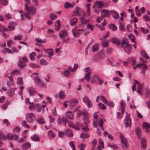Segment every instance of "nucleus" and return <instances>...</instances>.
Segmentation results:
<instances>
[{
	"label": "nucleus",
	"mask_w": 150,
	"mask_h": 150,
	"mask_svg": "<svg viewBox=\"0 0 150 150\" xmlns=\"http://www.w3.org/2000/svg\"><path fill=\"white\" fill-rule=\"evenodd\" d=\"M25 9L28 12L25 13L24 15L26 19H30L32 15L35 13L36 9L33 7H29L27 6V4H25Z\"/></svg>",
	"instance_id": "f257e3e1"
},
{
	"label": "nucleus",
	"mask_w": 150,
	"mask_h": 150,
	"mask_svg": "<svg viewBox=\"0 0 150 150\" xmlns=\"http://www.w3.org/2000/svg\"><path fill=\"white\" fill-rule=\"evenodd\" d=\"M120 47L123 48L125 52L128 54H129L132 49L131 45L124 40L121 42Z\"/></svg>",
	"instance_id": "f03ea898"
},
{
	"label": "nucleus",
	"mask_w": 150,
	"mask_h": 150,
	"mask_svg": "<svg viewBox=\"0 0 150 150\" xmlns=\"http://www.w3.org/2000/svg\"><path fill=\"white\" fill-rule=\"evenodd\" d=\"M57 122L59 124H62L64 125H66V122H67L69 126L71 127H74V125L71 123H69L67 122V119L65 117H62V118H59L57 120Z\"/></svg>",
	"instance_id": "7ed1b4c3"
},
{
	"label": "nucleus",
	"mask_w": 150,
	"mask_h": 150,
	"mask_svg": "<svg viewBox=\"0 0 150 150\" xmlns=\"http://www.w3.org/2000/svg\"><path fill=\"white\" fill-rule=\"evenodd\" d=\"M64 102L69 103V106L70 108L72 109L78 104V100L76 99L72 98L69 101L65 100Z\"/></svg>",
	"instance_id": "20e7f679"
},
{
	"label": "nucleus",
	"mask_w": 150,
	"mask_h": 150,
	"mask_svg": "<svg viewBox=\"0 0 150 150\" xmlns=\"http://www.w3.org/2000/svg\"><path fill=\"white\" fill-rule=\"evenodd\" d=\"M26 118L28 122L32 123L35 121V117L33 113L29 112L26 114Z\"/></svg>",
	"instance_id": "39448f33"
},
{
	"label": "nucleus",
	"mask_w": 150,
	"mask_h": 150,
	"mask_svg": "<svg viewBox=\"0 0 150 150\" xmlns=\"http://www.w3.org/2000/svg\"><path fill=\"white\" fill-rule=\"evenodd\" d=\"M120 137L121 140V143L123 144L122 146L123 149L124 150L125 148H128L129 146V145L127 139L123 137L122 134H120Z\"/></svg>",
	"instance_id": "423d86ee"
},
{
	"label": "nucleus",
	"mask_w": 150,
	"mask_h": 150,
	"mask_svg": "<svg viewBox=\"0 0 150 150\" xmlns=\"http://www.w3.org/2000/svg\"><path fill=\"white\" fill-rule=\"evenodd\" d=\"M34 80L35 84L39 86L42 88H46V86L45 83L41 81L39 78L34 77Z\"/></svg>",
	"instance_id": "0eeeda50"
},
{
	"label": "nucleus",
	"mask_w": 150,
	"mask_h": 150,
	"mask_svg": "<svg viewBox=\"0 0 150 150\" xmlns=\"http://www.w3.org/2000/svg\"><path fill=\"white\" fill-rule=\"evenodd\" d=\"M97 123L99 125L100 129L102 130H104V129L103 126V120L101 119H97L96 121H94L93 123V125L95 127H97Z\"/></svg>",
	"instance_id": "6e6552de"
},
{
	"label": "nucleus",
	"mask_w": 150,
	"mask_h": 150,
	"mask_svg": "<svg viewBox=\"0 0 150 150\" xmlns=\"http://www.w3.org/2000/svg\"><path fill=\"white\" fill-rule=\"evenodd\" d=\"M83 100L88 108H90L92 107L93 104L92 102L87 96H85L84 97Z\"/></svg>",
	"instance_id": "1a4fd4ad"
},
{
	"label": "nucleus",
	"mask_w": 150,
	"mask_h": 150,
	"mask_svg": "<svg viewBox=\"0 0 150 150\" xmlns=\"http://www.w3.org/2000/svg\"><path fill=\"white\" fill-rule=\"evenodd\" d=\"M17 24L14 22L10 21L9 22L8 28H6V30L7 31H12L15 29V26L17 25Z\"/></svg>",
	"instance_id": "9d476101"
},
{
	"label": "nucleus",
	"mask_w": 150,
	"mask_h": 150,
	"mask_svg": "<svg viewBox=\"0 0 150 150\" xmlns=\"http://www.w3.org/2000/svg\"><path fill=\"white\" fill-rule=\"evenodd\" d=\"M126 116L124 120V123L126 127L129 126V125L131 124V119L130 117H128L127 115V112H126Z\"/></svg>",
	"instance_id": "9b49d317"
},
{
	"label": "nucleus",
	"mask_w": 150,
	"mask_h": 150,
	"mask_svg": "<svg viewBox=\"0 0 150 150\" xmlns=\"http://www.w3.org/2000/svg\"><path fill=\"white\" fill-rule=\"evenodd\" d=\"M77 27H76L75 29L72 30V33L73 35L75 37H78L81 33H80V31H82L83 30V29H76Z\"/></svg>",
	"instance_id": "f8f14e48"
},
{
	"label": "nucleus",
	"mask_w": 150,
	"mask_h": 150,
	"mask_svg": "<svg viewBox=\"0 0 150 150\" xmlns=\"http://www.w3.org/2000/svg\"><path fill=\"white\" fill-rule=\"evenodd\" d=\"M69 35L68 32L65 30H62L60 31L59 34V36L60 38H66Z\"/></svg>",
	"instance_id": "ddd939ff"
},
{
	"label": "nucleus",
	"mask_w": 150,
	"mask_h": 150,
	"mask_svg": "<svg viewBox=\"0 0 150 150\" xmlns=\"http://www.w3.org/2000/svg\"><path fill=\"white\" fill-rule=\"evenodd\" d=\"M141 145L142 149H145L146 147V140L145 138L143 137L140 139Z\"/></svg>",
	"instance_id": "4468645a"
},
{
	"label": "nucleus",
	"mask_w": 150,
	"mask_h": 150,
	"mask_svg": "<svg viewBox=\"0 0 150 150\" xmlns=\"http://www.w3.org/2000/svg\"><path fill=\"white\" fill-rule=\"evenodd\" d=\"M65 115L67 119L71 120L73 119L74 113L72 112L71 111L67 112H66Z\"/></svg>",
	"instance_id": "2eb2a0df"
},
{
	"label": "nucleus",
	"mask_w": 150,
	"mask_h": 150,
	"mask_svg": "<svg viewBox=\"0 0 150 150\" xmlns=\"http://www.w3.org/2000/svg\"><path fill=\"white\" fill-rule=\"evenodd\" d=\"M16 88H15L9 89L7 91V94L10 97H12L14 94V91Z\"/></svg>",
	"instance_id": "dca6fc26"
},
{
	"label": "nucleus",
	"mask_w": 150,
	"mask_h": 150,
	"mask_svg": "<svg viewBox=\"0 0 150 150\" xmlns=\"http://www.w3.org/2000/svg\"><path fill=\"white\" fill-rule=\"evenodd\" d=\"M28 92L30 96H33L36 92L35 89L33 87H30L28 88Z\"/></svg>",
	"instance_id": "f3484780"
},
{
	"label": "nucleus",
	"mask_w": 150,
	"mask_h": 150,
	"mask_svg": "<svg viewBox=\"0 0 150 150\" xmlns=\"http://www.w3.org/2000/svg\"><path fill=\"white\" fill-rule=\"evenodd\" d=\"M22 149L25 150H27L31 147V144L28 142H25L22 145Z\"/></svg>",
	"instance_id": "a211bd4d"
},
{
	"label": "nucleus",
	"mask_w": 150,
	"mask_h": 150,
	"mask_svg": "<svg viewBox=\"0 0 150 150\" xmlns=\"http://www.w3.org/2000/svg\"><path fill=\"white\" fill-rule=\"evenodd\" d=\"M137 67L142 68L144 70L146 71L147 69V66L144 63L137 64Z\"/></svg>",
	"instance_id": "6ab92c4d"
},
{
	"label": "nucleus",
	"mask_w": 150,
	"mask_h": 150,
	"mask_svg": "<svg viewBox=\"0 0 150 150\" xmlns=\"http://www.w3.org/2000/svg\"><path fill=\"white\" fill-rule=\"evenodd\" d=\"M9 81L7 82L6 84L9 87L11 86H13L14 85V83L13 81V78L12 76H9L8 77Z\"/></svg>",
	"instance_id": "aec40b11"
},
{
	"label": "nucleus",
	"mask_w": 150,
	"mask_h": 150,
	"mask_svg": "<svg viewBox=\"0 0 150 150\" xmlns=\"http://www.w3.org/2000/svg\"><path fill=\"white\" fill-rule=\"evenodd\" d=\"M112 16L114 18L117 19L120 17L119 13L115 10H112L111 11Z\"/></svg>",
	"instance_id": "412c9836"
},
{
	"label": "nucleus",
	"mask_w": 150,
	"mask_h": 150,
	"mask_svg": "<svg viewBox=\"0 0 150 150\" xmlns=\"http://www.w3.org/2000/svg\"><path fill=\"white\" fill-rule=\"evenodd\" d=\"M97 4L98 5V7L99 8H102L103 6V2L102 1H96L93 4V7L95 8L96 5V4Z\"/></svg>",
	"instance_id": "4be33fe9"
},
{
	"label": "nucleus",
	"mask_w": 150,
	"mask_h": 150,
	"mask_svg": "<svg viewBox=\"0 0 150 150\" xmlns=\"http://www.w3.org/2000/svg\"><path fill=\"white\" fill-rule=\"evenodd\" d=\"M126 103L125 101H122L120 102V107L121 109V112L123 114L125 111Z\"/></svg>",
	"instance_id": "5701e85b"
},
{
	"label": "nucleus",
	"mask_w": 150,
	"mask_h": 150,
	"mask_svg": "<svg viewBox=\"0 0 150 150\" xmlns=\"http://www.w3.org/2000/svg\"><path fill=\"white\" fill-rule=\"evenodd\" d=\"M87 112L84 109L82 110V111H79L77 113V116L78 117L83 115L86 116L87 115Z\"/></svg>",
	"instance_id": "b1692460"
},
{
	"label": "nucleus",
	"mask_w": 150,
	"mask_h": 150,
	"mask_svg": "<svg viewBox=\"0 0 150 150\" xmlns=\"http://www.w3.org/2000/svg\"><path fill=\"white\" fill-rule=\"evenodd\" d=\"M142 126L144 128L146 129V132H148L149 131V129L150 127V125L147 122H144L143 123Z\"/></svg>",
	"instance_id": "393cba45"
},
{
	"label": "nucleus",
	"mask_w": 150,
	"mask_h": 150,
	"mask_svg": "<svg viewBox=\"0 0 150 150\" xmlns=\"http://www.w3.org/2000/svg\"><path fill=\"white\" fill-rule=\"evenodd\" d=\"M78 20V19L76 18H74L71 19L70 21V25L71 26L75 25L76 24Z\"/></svg>",
	"instance_id": "a878e982"
},
{
	"label": "nucleus",
	"mask_w": 150,
	"mask_h": 150,
	"mask_svg": "<svg viewBox=\"0 0 150 150\" xmlns=\"http://www.w3.org/2000/svg\"><path fill=\"white\" fill-rule=\"evenodd\" d=\"M55 25L56 30L57 31L59 30L60 28V23L59 20H58L56 21Z\"/></svg>",
	"instance_id": "bb28decb"
},
{
	"label": "nucleus",
	"mask_w": 150,
	"mask_h": 150,
	"mask_svg": "<svg viewBox=\"0 0 150 150\" xmlns=\"http://www.w3.org/2000/svg\"><path fill=\"white\" fill-rule=\"evenodd\" d=\"M92 78L93 80L96 83H97L98 81H99L101 78L99 75L96 74L93 75Z\"/></svg>",
	"instance_id": "cd10ccee"
},
{
	"label": "nucleus",
	"mask_w": 150,
	"mask_h": 150,
	"mask_svg": "<svg viewBox=\"0 0 150 150\" xmlns=\"http://www.w3.org/2000/svg\"><path fill=\"white\" fill-rule=\"evenodd\" d=\"M31 139L33 141H39L40 138L37 135H34L31 137Z\"/></svg>",
	"instance_id": "c85d7f7f"
},
{
	"label": "nucleus",
	"mask_w": 150,
	"mask_h": 150,
	"mask_svg": "<svg viewBox=\"0 0 150 150\" xmlns=\"http://www.w3.org/2000/svg\"><path fill=\"white\" fill-rule=\"evenodd\" d=\"M78 67V64H75L73 68L71 67H69L68 69L70 70L71 71L74 72L77 69Z\"/></svg>",
	"instance_id": "c756f323"
},
{
	"label": "nucleus",
	"mask_w": 150,
	"mask_h": 150,
	"mask_svg": "<svg viewBox=\"0 0 150 150\" xmlns=\"http://www.w3.org/2000/svg\"><path fill=\"white\" fill-rule=\"evenodd\" d=\"M36 104L33 103H30V105L29 106V108L30 110H34L35 108L36 107Z\"/></svg>",
	"instance_id": "7c9ffc66"
},
{
	"label": "nucleus",
	"mask_w": 150,
	"mask_h": 150,
	"mask_svg": "<svg viewBox=\"0 0 150 150\" xmlns=\"http://www.w3.org/2000/svg\"><path fill=\"white\" fill-rule=\"evenodd\" d=\"M23 79L21 77H19L17 79V83L18 85H23Z\"/></svg>",
	"instance_id": "2f4dec72"
},
{
	"label": "nucleus",
	"mask_w": 150,
	"mask_h": 150,
	"mask_svg": "<svg viewBox=\"0 0 150 150\" xmlns=\"http://www.w3.org/2000/svg\"><path fill=\"white\" fill-rule=\"evenodd\" d=\"M110 12L108 10H106L104 14L102 15L103 17H109L110 15Z\"/></svg>",
	"instance_id": "473e14b6"
},
{
	"label": "nucleus",
	"mask_w": 150,
	"mask_h": 150,
	"mask_svg": "<svg viewBox=\"0 0 150 150\" xmlns=\"http://www.w3.org/2000/svg\"><path fill=\"white\" fill-rule=\"evenodd\" d=\"M25 63L21 61V60H19V63L18 64V66L20 69H23L25 66Z\"/></svg>",
	"instance_id": "72a5a7b5"
},
{
	"label": "nucleus",
	"mask_w": 150,
	"mask_h": 150,
	"mask_svg": "<svg viewBox=\"0 0 150 150\" xmlns=\"http://www.w3.org/2000/svg\"><path fill=\"white\" fill-rule=\"evenodd\" d=\"M142 56L144 58L147 59L149 58V57L147 55V53L144 51H141L140 52Z\"/></svg>",
	"instance_id": "f704fd0d"
},
{
	"label": "nucleus",
	"mask_w": 150,
	"mask_h": 150,
	"mask_svg": "<svg viewBox=\"0 0 150 150\" xmlns=\"http://www.w3.org/2000/svg\"><path fill=\"white\" fill-rule=\"evenodd\" d=\"M47 135L49 137H51L52 139L55 137V135L52 131L50 130L47 132Z\"/></svg>",
	"instance_id": "c9c22d12"
},
{
	"label": "nucleus",
	"mask_w": 150,
	"mask_h": 150,
	"mask_svg": "<svg viewBox=\"0 0 150 150\" xmlns=\"http://www.w3.org/2000/svg\"><path fill=\"white\" fill-rule=\"evenodd\" d=\"M98 106L100 109L105 110L106 108V106L103 103L100 102L98 103Z\"/></svg>",
	"instance_id": "e433bc0d"
},
{
	"label": "nucleus",
	"mask_w": 150,
	"mask_h": 150,
	"mask_svg": "<svg viewBox=\"0 0 150 150\" xmlns=\"http://www.w3.org/2000/svg\"><path fill=\"white\" fill-rule=\"evenodd\" d=\"M2 52L4 54L7 53L8 54L13 53V52H12V51L10 49H8L6 48H5L3 49L2 51Z\"/></svg>",
	"instance_id": "4c0bfd02"
},
{
	"label": "nucleus",
	"mask_w": 150,
	"mask_h": 150,
	"mask_svg": "<svg viewBox=\"0 0 150 150\" xmlns=\"http://www.w3.org/2000/svg\"><path fill=\"white\" fill-rule=\"evenodd\" d=\"M66 134L70 137H72L73 136V134L72 132L69 129H67L65 130Z\"/></svg>",
	"instance_id": "58836bf2"
},
{
	"label": "nucleus",
	"mask_w": 150,
	"mask_h": 150,
	"mask_svg": "<svg viewBox=\"0 0 150 150\" xmlns=\"http://www.w3.org/2000/svg\"><path fill=\"white\" fill-rule=\"evenodd\" d=\"M100 100L103 102L105 104H108V101L105 98V97L103 96H101L100 97Z\"/></svg>",
	"instance_id": "ea45409f"
},
{
	"label": "nucleus",
	"mask_w": 150,
	"mask_h": 150,
	"mask_svg": "<svg viewBox=\"0 0 150 150\" xmlns=\"http://www.w3.org/2000/svg\"><path fill=\"white\" fill-rule=\"evenodd\" d=\"M43 117H41L39 119L37 120V122L41 124H44L45 123V122L43 120Z\"/></svg>",
	"instance_id": "a19ab883"
},
{
	"label": "nucleus",
	"mask_w": 150,
	"mask_h": 150,
	"mask_svg": "<svg viewBox=\"0 0 150 150\" xmlns=\"http://www.w3.org/2000/svg\"><path fill=\"white\" fill-rule=\"evenodd\" d=\"M35 41L37 42L41 43H45L46 42V40L44 39L42 40L39 38H36Z\"/></svg>",
	"instance_id": "79ce46f5"
},
{
	"label": "nucleus",
	"mask_w": 150,
	"mask_h": 150,
	"mask_svg": "<svg viewBox=\"0 0 150 150\" xmlns=\"http://www.w3.org/2000/svg\"><path fill=\"white\" fill-rule=\"evenodd\" d=\"M98 58L97 59V61H100L102 59H103L104 58L105 55L104 54L101 53V54H98Z\"/></svg>",
	"instance_id": "37998d69"
},
{
	"label": "nucleus",
	"mask_w": 150,
	"mask_h": 150,
	"mask_svg": "<svg viewBox=\"0 0 150 150\" xmlns=\"http://www.w3.org/2000/svg\"><path fill=\"white\" fill-rule=\"evenodd\" d=\"M29 66L30 67L34 69L38 68L40 67V66L39 65L33 63H31L29 64Z\"/></svg>",
	"instance_id": "c03bdc74"
},
{
	"label": "nucleus",
	"mask_w": 150,
	"mask_h": 150,
	"mask_svg": "<svg viewBox=\"0 0 150 150\" xmlns=\"http://www.w3.org/2000/svg\"><path fill=\"white\" fill-rule=\"evenodd\" d=\"M128 61L130 64H132L133 65H135L136 64V60L134 59L133 58H130L129 59Z\"/></svg>",
	"instance_id": "a18cd8bd"
},
{
	"label": "nucleus",
	"mask_w": 150,
	"mask_h": 150,
	"mask_svg": "<svg viewBox=\"0 0 150 150\" xmlns=\"http://www.w3.org/2000/svg\"><path fill=\"white\" fill-rule=\"evenodd\" d=\"M23 38L22 35L21 34H18L17 36H15L14 37V39L15 40H21Z\"/></svg>",
	"instance_id": "49530a36"
},
{
	"label": "nucleus",
	"mask_w": 150,
	"mask_h": 150,
	"mask_svg": "<svg viewBox=\"0 0 150 150\" xmlns=\"http://www.w3.org/2000/svg\"><path fill=\"white\" fill-rule=\"evenodd\" d=\"M98 45L97 44H95L92 47V51L93 52H96L98 50Z\"/></svg>",
	"instance_id": "de8ad7c7"
},
{
	"label": "nucleus",
	"mask_w": 150,
	"mask_h": 150,
	"mask_svg": "<svg viewBox=\"0 0 150 150\" xmlns=\"http://www.w3.org/2000/svg\"><path fill=\"white\" fill-rule=\"evenodd\" d=\"M69 145L72 148V150H76L75 146V143L73 141H71L69 142Z\"/></svg>",
	"instance_id": "09e8293b"
},
{
	"label": "nucleus",
	"mask_w": 150,
	"mask_h": 150,
	"mask_svg": "<svg viewBox=\"0 0 150 150\" xmlns=\"http://www.w3.org/2000/svg\"><path fill=\"white\" fill-rule=\"evenodd\" d=\"M109 26V28L111 29L113 31H115L117 29L116 26L114 24H110Z\"/></svg>",
	"instance_id": "8fccbe9b"
},
{
	"label": "nucleus",
	"mask_w": 150,
	"mask_h": 150,
	"mask_svg": "<svg viewBox=\"0 0 150 150\" xmlns=\"http://www.w3.org/2000/svg\"><path fill=\"white\" fill-rule=\"evenodd\" d=\"M69 72H70L69 70L66 69L64 70L63 72V74L65 77L67 78H68L69 76Z\"/></svg>",
	"instance_id": "3c124183"
},
{
	"label": "nucleus",
	"mask_w": 150,
	"mask_h": 150,
	"mask_svg": "<svg viewBox=\"0 0 150 150\" xmlns=\"http://www.w3.org/2000/svg\"><path fill=\"white\" fill-rule=\"evenodd\" d=\"M8 4L7 0H0V4L3 5H6Z\"/></svg>",
	"instance_id": "603ef678"
},
{
	"label": "nucleus",
	"mask_w": 150,
	"mask_h": 150,
	"mask_svg": "<svg viewBox=\"0 0 150 150\" xmlns=\"http://www.w3.org/2000/svg\"><path fill=\"white\" fill-rule=\"evenodd\" d=\"M83 119L84 122V123L85 125H86L89 123V121L87 117V115L86 116H84V117H83Z\"/></svg>",
	"instance_id": "864d4df0"
},
{
	"label": "nucleus",
	"mask_w": 150,
	"mask_h": 150,
	"mask_svg": "<svg viewBox=\"0 0 150 150\" xmlns=\"http://www.w3.org/2000/svg\"><path fill=\"white\" fill-rule=\"evenodd\" d=\"M36 108L37 109V111L38 112H40L42 110V106L39 104H36Z\"/></svg>",
	"instance_id": "5fc2aeb1"
},
{
	"label": "nucleus",
	"mask_w": 150,
	"mask_h": 150,
	"mask_svg": "<svg viewBox=\"0 0 150 150\" xmlns=\"http://www.w3.org/2000/svg\"><path fill=\"white\" fill-rule=\"evenodd\" d=\"M99 143L101 147L102 148H104V143L103 140L101 139H98Z\"/></svg>",
	"instance_id": "6e6d98bb"
},
{
	"label": "nucleus",
	"mask_w": 150,
	"mask_h": 150,
	"mask_svg": "<svg viewBox=\"0 0 150 150\" xmlns=\"http://www.w3.org/2000/svg\"><path fill=\"white\" fill-rule=\"evenodd\" d=\"M89 136L88 134H86L84 133H81L80 137L81 138H83V139L85 138H87Z\"/></svg>",
	"instance_id": "4d7b16f0"
},
{
	"label": "nucleus",
	"mask_w": 150,
	"mask_h": 150,
	"mask_svg": "<svg viewBox=\"0 0 150 150\" xmlns=\"http://www.w3.org/2000/svg\"><path fill=\"white\" fill-rule=\"evenodd\" d=\"M40 64L41 65H46L47 64V62L44 59H42L40 60Z\"/></svg>",
	"instance_id": "13d9d810"
},
{
	"label": "nucleus",
	"mask_w": 150,
	"mask_h": 150,
	"mask_svg": "<svg viewBox=\"0 0 150 150\" xmlns=\"http://www.w3.org/2000/svg\"><path fill=\"white\" fill-rule=\"evenodd\" d=\"M26 122V121L25 120L23 121L21 123V125L23 127L28 128L29 127V126L27 124Z\"/></svg>",
	"instance_id": "bf43d9fd"
},
{
	"label": "nucleus",
	"mask_w": 150,
	"mask_h": 150,
	"mask_svg": "<svg viewBox=\"0 0 150 150\" xmlns=\"http://www.w3.org/2000/svg\"><path fill=\"white\" fill-rule=\"evenodd\" d=\"M108 104H106V105H107L110 106V107H113L115 106V104L114 102L111 101H110L109 103L108 101Z\"/></svg>",
	"instance_id": "052dcab7"
},
{
	"label": "nucleus",
	"mask_w": 150,
	"mask_h": 150,
	"mask_svg": "<svg viewBox=\"0 0 150 150\" xmlns=\"http://www.w3.org/2000/svg\"><path fill=\"white\" fill-rule=\"evenodd\" d=\"M91 74V73L90 72H89L88 73L86 74V76H85L84 77V78H85L86 80L89 81H90V76Z\"/></svg>",
	"instance_id": "680f3d73"
},
{
	"label": "nucleus",
	"mask_w": 150,
	"mask_h": 150,
	"mask_svg": "<svg viewBox=\"0 0 150 150\" xmlns=\"http://www.w3.org/2000/svg\"><path fill=\"white\" fill-rule=\"evenodd\" d=\"M102 45L104 47H107L108 46V41H104L102 43Z\"/></svg>",
	"instance_id": "e2e57ef3"
},
{
	"label": "nucleus",
	"mask_w": 150,
	"mask_h": 150,
	"mask_svg": "<svg viewBox=\"0 0 150 150\" xmlns=\"http://www.w3.org/2000/svg\"><path fill=\"white\" fill-rule=\"evenodd\" d=\"M50 19L54 20L57 18V16L54 13H51L50 15Z\"/></svg>",
	"instance_id": "0e129e2a"
},
{
	"label": "nucleus",
	"mask_w": 150,
	"mask_h": 150,
	"mask_svg": "<svg viewBox=\"0 0 150 150\" xmlns=\"http://www.w3.org/2000/svg\"><path fill=\"white\" fill-rule=\"evenodd\" d=\"M141 130L139 127H137L136 128V134L137 135L138 138L139 139H140V137L139 135V133L140 132Z\"/></svg>",
	"instance_id": "69168bd1"
},
{
	"label": "nucleus",
	"mask_w": 150,
	"mask_h": 150,
	"mask_svg": "<svg viewBox=\"0 0 150 150\" xmlns=\"http://www.w3.org/2000/svg\"><path fill=\"white\" fill-rule=\"evenodd\" d=\"M64 94L62 91H60L59 94V98L62 99L64 97Z\"/></svg>",
	"instance_id": "338daca9"
},
{
	"label": "nucleus",
	"mask_w": 150,
	"mask_h": 150,
	"mask_svg": "<svg viewBox=\"0 0 150 150\" xmlns=\"http://www.w3.org/2000/svg\"><path fill=\"white\" fill-rule=\"evenodd\" d=\"M20 60H21L23 63H25L27 62L28 59L27 57L24 56L22 58H20Z\"/></svg>",
	"instance_id": "774afa93"
}]
</instances>
